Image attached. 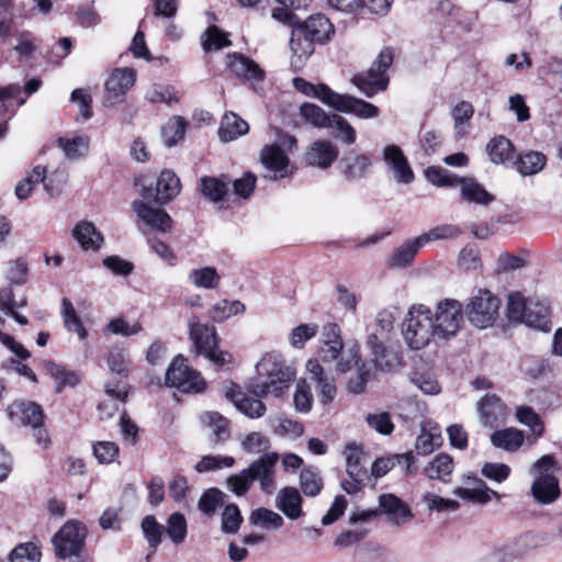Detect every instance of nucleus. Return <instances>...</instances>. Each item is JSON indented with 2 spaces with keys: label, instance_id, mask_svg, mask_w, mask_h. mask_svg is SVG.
Wrapping results in <instances>:
<instances>
[{
  "label": "nucleus",
  "instance_id": "obj_11",
  "mask_svg": "<svg viewBox=\"0 0 562 562\" xmlns=\"http://www.w3.org/2000/svg\"><path fill=\"white\" fill-rule=\"evenodd\" d=\"M165 380L166 385L183 393H199L205 389L204 379L186 363L181 355H178L169 364Z\"/></svg>",
  "mask_w": 562,
  "mask_h": 562
},
{
  "label": "nucleus",
  "instance_id": "obj_38",
  "mask_svg": "<svg viewBox=\"0 0 562 562\" xmlns=\"http://www.w3.org/2000/svg\"><path fill=\"white\" fill-rule=\"evenodd\" d=\"M105 394L109 396L108 400L101 402L98 406L102 417H112L117 411L119 403H124L127 397V391L125 387H120L119 384L105 383Z\"/></svg>",
  "mask_w": 562,
  "mask_h": 562
},
{
  "label": "nucleus",
  "instance_id": "obj_64",
  "mask_svg": "<svg viewBox=\"0 0 562 562\" xmlns=\"http://www.w3.org/2000/svg\"><path fill=\"white\" fill-rule=\"evenodd\" d=\"M106 363L112 373L126 378L131 369V361L125 352L121 349H115L109 352Z\"/></svg>",
  "mask_w": 562,
  "mask_h": 562
},
{
  "label": "nucleus",
  "instance_id": "obj_62",
  "mask_svg": "<svg viewBox=\"0 0 562 562\" xmlns=\"http://www.w3.org/2000/svg\"><path fill=\"white\" fill-rule=\"evenodd\" d=\"M231 45L232 42L228 40L227 34L223 33L215 25L210 26L204 33L202 46L205 52L221 49Z\"/></svg>",
  "mask_w": 562,
  "mask_h": 562
},
{
  "label": "nucleus",
  "instance_id": "obj_12",
  "mask_svg": "<svg viewBox=\"0 0 562 562\" xmlns=\"http://www.w3.org/2000/svg\"><path fill=\"white\" fill-rule=\"evenodd\" d=\"M346 471L349 480L341 482V487L347 494H356L362 490L366 480L369 477L367 468L362 464L364 452L356 443H348L345 447Z\"/></svg>",
  "mask_w": 562,
  "mask_h": 562
},
{
  "label": "nucleus",
  "instance_id": "obj_43",
  "mask_svg": "<svg viewBox=\"0 0 562 562\" xmlns=\"http://www.w3.org/2000/svg\"><path fill=\"white\" fill-rule=\"evenodd\" d=\"M60 314L64 321V326L68 331L77 333L81 340H85L88 337L87 329L83 327V324L78 316L72 303L67 297L61 300Z\"/></svg>",
  "mask_w": 562,
  "mask_h": 562
},
{
  "label": "nucleus",
  "instance_id": "obj_60",
  "mask_svg": "<svg viewBox=\"0 0 562 562\" xmlns=\"http://www.w3.org/2000/svg\"><path fill=\"white\" fill-rule=\"evenodd\" d=\"M254 481L248 469H243L239 473L233 474L226 479V487L236 496L245 495L252 486Z\"/></svg>",
  "mask_w": 562,
  "mask_h": 562
},
{
  "label": "nucleus",
  "instance_id": "obj_51",
  "mask_svg": "<svg viewBox=\"0 0 562 562\" xmlns=\"http://www.w3.org/2000/svg\"><path fill=\"white\" fill-rule=\"evenodd\" d=\"M516 418L520 424L527 426L537 438L543 435L544 424L532 407L518 406L516 408Z\"/></svg>",
  "mask_w": 562,
  "mask_h": 562
},
{
  "label": "nucleus",
  "instance_id": "obj_61",
  "mask_svg": "<svg viewBox=\"0 0 562 562\" xmlns=\"http://www.w3.org/2000/svg\"><path fill=\"white\" fill-rule=\"evenodd\" d=\"M271 447L269 438L261 432H250L241 441V448L250 454L266 453Z\"/></svg>",
  "mask_w": 562,
  "mask_h": 562
},
{
  "label": "nucleus",
  "instance_id": "obj_26",
  "mask_svg": "<svg viewBox=\"0 0 562 562\" xmlns=\"http://www.w3.org/2000/svg\"><path fill=\"white\" fill-rule=\"evenodd\" d=\"M480 420L484 426L494 427L505 417V405L494 394H486L479 403Z\"/></svg>",
  "mask_w": 562,
  "mask_h": 562
},
{
  "label": "nucleus",
  "instance_id": "obj_46",
  "mask_svg": "<svg viewBox=\"0 0 562 562\" xmlns=\"http://www.w3.org/2000/svg\"><path fill=\"white\" fill-rule=\"evenodd\" d=\"M187 121L182 116L170 119L161 128V136L166 146L172 147L183 138L187 130Z\"/></svg>",
  "mask_w": 562,
  "mask_h": 562
},
{
  "label": "nucleus",
  "instance_id": "obj_6",
  "mask_svg": "<svg viewBox=\"0 0 562 562\" xmlns=\"http://www.w3.org/2000/svg\"><path fill=\"white\" fill-rule=\"evenodd\" d=\"M279 144L265 146L260 151V160L268 173L265 178L278 180L293 173L294 167L291 165L289 157L284 153L283 147L292 149L296 146V139L291 135H282Z\"/></svg>",
  "mask_w": 562,
  "mask_h": 562
},
{
  "label": "nucleus",
  "instance_id": "obj_53",
  "mask_svg": "<svg viewBox=\"0 0 562 562\" xmlns=\"http://www.w3.org/2000/svg\"><path fill=\"white\" fill-rule=\"evenodd\" d=\"M236 463L235 458L231 456H203L194 465L198 473L217 471L225 468H232Z\"/></svg>",
  "mask_w": 562,
  "mask_h": 562
},
{
  "label": "nucleus",
  "instance_id": "obj_58",
  "mask_svg": "<svg viewBox=\"0 0 562 562\" xmlns=\"http://www.w3.org/2000/svg\"><path fill=\"white\" fill-rule=\"evenodd\" d=\"M241 513L236 504H228L222 512L221 529L224 533L234 535L240 528L243 522Z\"/></svg>",
  "mask_w": 562,
  "mask_h": 562
},
{
  "label": "nucleus",
  "instance_id": "obj_35",
  "mask_svg": "<svg viewBox=\"0 0 562 562\" xmlns=\"http://www.w3.org/2000/svg\"><path fill=\"white\" fill-rule=\"evenodd\" d=\"M249 131L246 121L235 113L225 114L218 128V136L222 142H232Z\"/></svg>",
  "mask_w": 562,
  "mask_h": 562
},
{
  "label": "nucleus",
  "instance_id": "obj_27",
  "mask_svg": "<svg viewBox=\"0 0 562 562\" xmlns=\"http://www.w3.org/2000/svg\"><path fill=\"white\" fill-rule=\"evenodd\" d=\"M338 157V149L328 140L315 142L306 154V161L311 166H316L326 169Z\"/></svg>",
  "mask_w": 562,
  "mask_h": 562
},
{
  "label": "nucleus",
  "instance_id": "obj_40",
  "mask_svg": "<svg viewBox=\"0 0 562 562\" xmlns=\"http://www.w3.org/2000/svg\"><path fill=\"white\" fill-rule=\"evenodd\" d=\"M191 284L199 289L214 290L221 282V276L214 267L192 269L188 274Z\"/></svg>",
  "mask_w": 562,
  "mask_h": 562
},
{
  "label": "nucleus",
  "instance_id": "obj_20",
  "mask_svg": "<svg viewBox=\"0 0 562 562\" xmlns=\"http://www.w3.org/2000/svg\"><path fill=\"white\" fill-rule=\"evenodd\" d=\"M315 42L303 33L302 30L294 27L290 40L292 52L291 67L294 71H301L305 61L312 56L315 49Z\"/></svg>",
  "mask_w": 562,
  "mask_h": 562
},
{
  "label": "nucleus",
  "instance_id": "obj_15",
  "mask_svg": "<svg viewBox=\"0 0 562 562\" xmlns=\"http://www.w3.org/2000/svg\"><path fill=\"white\" fill-rule=\"evenodd\" d=\"M135 83L133 69H115L105 81L104 104L114 106L124 101L125 94Z\"/></svg>",
  "mask_w": 562,
  "mask_h": 562
},
{
  "label": "nucleus",
  "instance_id": "obj_55",
  "mask_svg": "<svg viewBox=\"0 0 562 562\" xmlns=\"http://www.w3.org/2000/svg\"><path fill=\"white\" fill-rule=\"evenodd\" d=\"M42 552L33 542L20 543L9 554V562H41Z\"/></svg>",
  "mask_w": 562,
  "mask_h": 562
},
{
  "label": "nucleus",
  "instance_id": "obj_49",
  "mask_svg": "<svg viewBox=\"0 0 562 562\" xmlns=\"http://www.w3.org/2000/svg\"><path fill=\"white\" fill-rule=\"evenodd\" d=\"M300 486L306 496H316L323 488V480L316 468H304L300 473Z\"/></svg>",
  "mask_w": 562,
  "mask_h": 562
},
{
  "label": "nucleus",
  "instance_id": "obj_52",
  "mask_svg": "<svg viewBox=\"0 0 562 562\" xmlns=\"http://www.w3.org/2000/svg\"><path fill=\"white\" fill-rule=\"evenodd\" d=\"M426 179L436 187L454 188L460 184L461 178L441 167L431 166L425 170Z\"/></svg>",
  "mask_w": 562,
  "mask_h": 562
},
{
  "label": "nucleus",
  "instance_id": "obj_19",
  "mask_svg": "<svg viewBox=\"0 0 562 562\" xmlns=\"http://www.w3.org/2000/svg\"><path fill=\"white\" fill-rule=\"evenodd\" d=\"M132 207L138 218L153 229L161 233H167L171 229L172 218L164 210L151 207L144 201L138 200L133 202Z\"/></svg>",
  "mask_w": 562,
  "mask_h": 562
},
{
  "label": "nucleus",
  "instance_id": "obj_24",
  "mask_svg": "<svg viewBox=\"0 0 562 562\" xmlns=\"http://www.w3.org/2000/svg\"><path fill=\"white\" fill-rule=\"evenodd\" d=\"M442 443L440 427L432 420H424L420 425V434L416 438L415 450L420 456L430 454Z\"/></svg>",
  "mask_w": 562,
  "mask_h": 562
},
{
  "label": "nucleus",
  "instance_id": "obj_18",
  "mask_svg": "<svg viewBox=\"0 0 562 562\" xmlns=\"http://www.w3.org/2000/svg\"><path fill=\"white\" fill-rule=\"evenodd\" d=\"M336 111L352 113L360 119H373L379 115V108L374 104L348 94L335 93L330 104Z\"/></svg>",
  "mask_w": 562,
  "mask_h": 562
},
{
  "label": "nucleus",
  "instance_id": "obj_10",
  "mask_svg": "<svg viewBox=\"0 0 562 562\" xmlns=\"http://www.w3.org/2000/svg\"><path fill=\"white\" fill-rule=\"evenodd\" d=\"M501 301L488 290H479L467 306L465 312L471 324L479 328L492 326L498 315Z\"/></svg>",
  "mask_w": 562,
  "mask_h": 562
},
{
  "label": "nucleus",
  "instance_id": "obj_59",
  "mask_svg": "<svg viewBox=\"0 0 562 562\" xmlns=\"http://www.w3.org/2000/svg\"><path fill=\"white\" fill-rule=\"evenodd\" d=\"M209 426L212 430V442L214 445L223 443L229 436V422L221 414L213 412L209 414Z\"/></svg>",
  "mask_w": 562,
  "mask_h": 562
},
{
  "label": "nucleus",
  "instance_id": "obj_37",
  "mask_svg": "<svg viewBox=\"0 0 562 562\" xmlns=\"http://www.w3.org/2000/svg\"><path fill=\"white\" fill-rule=\"evenodd\" d=\"M461 196L470 203L487 205L494 201V196L488 193L483 186L471 178H461Z\"/></svg>",
  "mask_w": 562,
  "mask_h": 562
},
{
  "label": "nucleus",
  "instance_id": "obj_32",
  "mask_svg": "<svg viewBox=\"0 0 562 562\" xmlns=\"http://www.w3.org/2000/svg\"><path fill=\"white\" fill-rule=\"evenodd\" d=\"M229 179L226 176L220 178L205 176L200 179L202 195L213 203L224 200L228 193Z\"/></svg>",
  "mask_w": 562,
  "mask_h": 562
},
{
  "label": "nucleus",
  "instance_id": "obj_4",
  "mask_svg": "<svg viewBox=\"0 0 562 562\" xmlns=\"http://www.w3.org/2000/svg\"><path fill=\"white\" fill-rule=\"evenodd\" d=\"M555 464L552 456L546 454L531 467L530 473L535 476L530 492L536 503L549 505L560 496V486L557 476L551 472Z\"/></svg>",
  "mask_w": 562,
  "mask_h": 562
},
{
  "label": "nucleus",
  "instance_id": "obj_50",
  "mask_svg": "<svg viewBox=\"0 0 562 562\" xmlns=\"http://www.w3.org/2000/svg\"><path fill=\"white\" fill-rule=\"evenodd\" d=\"M244 311L245 305L241 302L222 300L213 305L210 316L214 322L222 323L231 316L244 313Z\"/></svg>",
  "mask_w": 562,
  "mask_h": 562
},
{
  "label": "nucleus",
  "instance_id": "obj_28",
  "mask_svg": "<svg viewBox=\"0 0 562 562\" xmlns=\"http://www.w3.org/2000/svg\"><path fill=\"white\" fill-rule=\"evenodd\" d=\"M276 504L290 519H297L303 515L302 497L295 487H283L276 498Z\"/></svg>",
  "mask_w": 562,
  "mask_h": 562
},
{
  "label": "nucleus",
  "instance_id": "obj_13",
  "mask_svg": "<svg viewBox=\"0 0 562 562\" xmlns=\"http://www.w3.org/2000/svg\"><path fill=\"white\" fill-rule=\"evenodd\" d=\"M280 457L278 452H266L254 460L247 468L252 481H259L260 490L270 495L277 488L276 465Z\"/></svg>",
  "mask_w": 562,
  "mask_h": 562
},
{
  "label": "nucleus",
  "instance_id": "obj_42",
  "mask_svg": "<svg viewBox=\"0 0 562 562\" xmlns=\"http://www.w3.org/2000/svg\"><path fill=\"white\" fill-rule=\"evenodd\" d=\"M300 114L305 122L318 128L330 127L334 121V114H327L321 106L314 103L305 102L300 106Z\"/></svg>",
  "mask_w": 562,
  "mask_h": 562
},
{
  "label": "nucleus",
  "instance_id": "obj_44",
  "mask_svg": "<svg viewBox=\"0 0 562 562\" xmlns=\"http://www.w3.org/2000/svg\"><path fill=\"white\" fill-rule=\"evenodd\" d=\"M547 158L540 151H528L520 155L514 162L517 171L522 176L536 175L546 166Z\"/></svg>",
  "mask_w": 562,
  "mask_h": 562
},
{
  "label": "nucleus",
  "instance_id": "obj_17",
  "mask_svg": "<svg viewBox=\"0 0 562 562\" xmlns=\"http://www.w3.org/2000/svg\"><path fill=\"white\" fill-rule=\"evenodd\" d=\"M227 67L233 76L245 81L257 83L266 77L265 70L255 60L240 53L227 56Z\"/></svg>",
  "mask_w": 562,
  "mask_h": 562
},
{
  "label": "nucleus",
  "instance_id": "obj_33",
  "mask_svg": "<svg viewBox=\"0 0 562 562\" xmlns=\"http://www.w3.org/2000/svg\"><path fill=\"white\" fill-rule=\"evenodd\" d=\"M524 439V432L514 427L496 430L491 435L492 445L508 452L517 451L522 446Z\"/></svg>",
  "mask_w": 562,
  "mask_h": 562
},
{
  "label": "nucleus",
  "instance_id": "obj_5",
  "mask_svg": "<svg viewBox=\"0 0 562 562\" xmlns=\"http://www.w3.org/2000/svg\"><path fill=\"white\" fill-rule=\"evenodd\" d=\"M190 338L196 356L204 355L217 368H223L233 362L232 353L217 347V336L214 326L193 323L190 326Z\"/></svg>",
  "mask_w": 562,
  "mask_h": 562
},
{
  "label": "nucleus",
  "instance_id": "obj_21",
  "mask_svg": "<svg viewBox=\"0 0 562 562\" xmlns=\"http://www.w3.org/2000/svg\"><path fill=\"white\" fill-rule=\"evenodd\" d=\"M8 417L14 424L35 426L43 424L44 413L36 403L14 402L8 407Z\"/></svg>",
  "mask_w": 562,
  "mask_h": 562
},
{
  "label": "nucleus",
  "instance_id": "obj_45",
  "mask_svg": "<svg viewBox=\"0 0 562 562\" xmlns=\"http://www.w3.org/2000/svg\"><path fill=\"white\" fill-rule=\"evenodd\" d=\"M57 145L64 150L68 159L75 160L88 153L89 138L87 136H76L74 138L59 137Z\"/></svg>",
  "mask_w": 562,
  "mask_h": 562
},
{
  "label": "nucleus",
  "instance_id": "obj_14",
  "mask_svg": "<svg viewBox=\"0 0 562 562\" xmlns=\"http://www.w3.org/2000/svg\"><path fill=\"white\" fill-rule=\"evenodd\" d=\"M180 189V180L176 173L170 170H164L157 179L156 187L143 186L140 195L144 200L153 201L157 204H166L179 194Z\"/></svg>",
  "mask_w": 562,
  "mask_h": 562
},
{
  "label": "nucleus",
  "instance_id": "obj_56",
  "mask_svg": "<svg viewBox=\"0 0 562 562\" xmlns=\"http://www.w3.org/2000/svg\"><path fill=\"white\" fill-rule=\"evenodd\" d=\"M529 306L527 301L519 292L510 293L507 299V317L510 322L524 323Z\"/></svg>",
  "mask_w": 562,
  "mask_h": 562
},
{
  "label": "nucleus",
  "instance_id": "obj_57",
  "mask_svg": "<svg viewBox=\"0 0 562 562\" xmlns=\"http://www.w3.org/2000/svg\"><path fill=\"white\" fill-rule=\"evenodd\" d=\"M166 532L175 544H180L187 537V520L181 513H172L167 519Z\"/></svg>",
  "mask_w": 562,
  "mask_h": 562
},
{
  "label": "nucleus",
  "instance_id": "obj_3",
  "mask_svg": "<svg viewBox=\"0 0 562 562\" xmlns=\"http://www.w3.org/2000/svg\"><path fill=\"white\" fill-rule=\"evenodd\" d=\"M394 60L391 47H384L367 71L355 75L351 82L368 98L386 90L389 86L387 69Z\"/></svg>",
  "mask_w": 562,
  "mask_h": 562
},
{
  "label": "nucleus",
  "instance_id": "obj_25",
  "mask_svg": "<svg viewBox=\"0 0 562 562\" xmlns=\"http://www.w3.org/2000/svg\"><path fill=\"white\" fill-rule=\"evenodd\" d=\"M306 36L318 44H323L329 40L334 33V26L330 21L323 14H315L307 18L304 22L296 25Z\"/></svg>",
  "mask_w": 562,
  "mask_h": 562
},
{
  "label": "nucleus",
  "instance_id": "obj_8",
  "mask_svg": "<svg viewBox=\"0 0 562 562\" xmlns=\"http://www.w3.org/2000/svg\"><path fill=\"white\" fill-rule=\"evenodd\" d=\"M432 322L437 330V337L448 340L460 330L463 322L462 304L456 299H442L435 307Z\"/></svg>",
  "mask_w": 562,
  "mask_h": 562
},
{
  "label": "nucleus",
  "instance_id": "obj_41",
  "mask_svg": "<svg viewBox=\"0 0 562 562\" xmlns=\"http://www.w3.org/2000/svg\"><path fill=\"white\" fill-rule=\"evenodd\" d=\"M486 150L494 164H505L514 158L515 148L508 138L497 136L490 140Z\"/></svg>",
  "mask_w": 562,
  "mask_h": 562
},
{
  "label": "nucleus",
  "instance_id": "obj_63",
  "mask_svg": "<svg viewBox=\"0 0 562 562\" xmlns=\"http://www.w3.org/2000/svg\"><path fill=\"white\" fill-rule=\"evenodd\" d=\"M142 530L149 546L156 549L161 542L164 526L153 515H148L142 520Z\"/></svg>",
  "mask_w": 562,
  "mask_h": 562
},
{
  "label": "nucleus",
  "instance_id": "obj_39",
  "mask_svg": "<svg viewBox=\"0 0 562 562\" xmlns=\"http://www.w3.org/2000/svg\"><path fill=\"white\" fill-rule=\"evenodd\" d=\"M342 162V173L348 180L364 178L372 165L371 158L366 154H358L346 157Z\"/></svg>",
  "mask_w": 562,
  "mask_h": 562
},
{
  "label": "nucleus",
  "instance_id": "obj_31",
  "mask_svg": "<svg viewBox=\"0 0 562 562\" xmlns=\"http://www.w3.org/2000/svg\"><path fill=\"white\" fill-rule=\"evenodd\" d=\"M524 324L546 333L550 331L551 321L549 306L543 302L529 300Z\"/></svg>",
  "mask_w": 562,
  "mask_h": 562
},
{
  "label": "nucleus",
  "instance_id": "obj_36",
  "mask_svg": "<svg viewBox=\"0 0 562 562\" xmlns=\"http://www.w3.org/2000/svg\"><path fill=\"white\" fill-rule=\"evenodd\" d=\"M293 86L297 91L302 92L307 97H313L321 100L324 104L328 105L329 108L336 93L325 83L313 85L306 81L305 79L299 77L293 79Z\"/></svg>",
  "mask_w": 562,
  "mask_h": 562
},
{
  "label": "nucleus",
  "instance_id": "obj_1",
  "mask_svg": "<svg viewBox=\"0 0 562 562\" xmlns=\"http://www.w3.org/2000/svg\"><path fill=\"white\" fill-rule=\"evenodd\" d=\"M256 371L257 376L248 382L247 390L257 397L268 394L281 396L294 379V372L278 352L265 355L257 363Z\"/></svg>",
  "mask_w": 562,
  "mask_h": 562
},
{
  "label": "nucleus",
  "instance_id": "obj_29",
  "mask_svg": "<svg viewBox=\"0 0 562 562\" xmlns=\"http://www.w3.org/2000/svg\"><path fill=\"white\" fill-rule=\"evenodd\" d=\"M419 240L416 238L407 239L393 250L387 258V266L393 269L406 268L413 263L417 252L422 249Z\"/></svg>",
  "mask_w": 562,
  "mask_h": 562
},
{
  "label": "nucleus",
  "instance_id": "obj_7",
  "mask_svg": "<svg viewBox=\"0 0 562 562\" xmlns=\"http://www.w3.org/2000/svg\"><path fill=\"white\" fill-rule=\"evenodd\" d=\"M353 367L357 368V375L348 381L347 389L352 394H361L366 391L367 383L373 376V366L360 360L359 347L356 345L341 351L337 359L336 371L347 373Z\"/></svg>",
  "mask_w": 562,
  "mask_h": 562
},
{
  "label": "nucleus",
  "instance_id": "obj_2",
  "mask_svg": "<svg viewBox=\"0 0 562 562\" xmlns=\"http://www.w3.org/2000/svg\"><path fill=\"white\" fill-rule=\"evenodd\" d=\"M403 335L407 345L414 350L423 349L432 337H437L432 312L427 305L411 306L403 324Z\"/></svg>",
  "mask_w": 562,
  "mask_h": 562
},
{
  "label": "nucleus",
  "instance_id": "obj_47",
  "mask_svg": "<svg viewBox=\"0 0 562 562\" xmlns=\"http://www.w3.org/2000/svg\"><path fill=\"white\" fill-rule=\"evenodd\" d=\"M461 229L452 224H442L430 228L429 231L417 236L419 244L424 247L430 241L445 240L458 237Z\"/></svg>",
  "mask_w": 562,
  "mask_h": 562
},
{
  "label": "nucleus",
  "instance_id": "obj_23",
  "mask_svg": "<svg viewBox=\"0 0 562 562\" xmlns=\"http://www.w3.org/2000/svg\"><path fill=\"white\" fill-rule=\"evenodd\" d=\"M379 507L389 520L396 526L403 525L413 518L409 507L394 494H382L379 497Z\"/></svg>",
  "mask_w": 562,
  "mask_h": 562
},
{
  "label": "nucleus",
  "instance_id": "obj_30",
  "mask_svg": "<svg viewBox=\"0 0 562 562\" xmlns=\"http://www.w3.org/2000/svg\"><path fill=\"white\" fill-rule=\"evenodd\" d=\"M454 469V462L450 454L439 453L424 468L425 475L430 480L449 482Z\"/></svg>",
  "mask_w": 562,
  "mask_h": 562
},
{
  "label": "nucleus",
  "instance_id": "obj_22",
  "mask_svg": "<svg viewBox=\"0 0 562 562\" xmlns=\"http://www.w3.org/2000/svg\"><path fill=\"white\" fill-rule=\"evenodd\" d=\"M312 381L316 384V392L323 404L331 403L336 396L337 389L331 378L324 373V369L317 359H311L306 363Z\"/></svg>",
  "mask_w": 562,
  "mask_h": 562
},
{
  "label": "nucleus",
  "instance_id": "obj_16",
  "mask_svg": "<svg viewBox=\"0 0 562 562\" xmlns=\"http://www.w3.org/2000/svg\"><path fill=\"white\" fill-rule=\"evenodd\" d=\"M382 159L397 183L408 184L414 181V171L400 146L386 145L382 151Z\"/></svg>",
  "mask_w": 562,
  "mask_h": 562
},
{
  "label": "nucleus",
  "instance_id": "obj_9",
  "mask_svg": "<svg viewBox=\"0 0 562 562\" xmlns=\"http://www.w3.org/2000/svg\"><path fill=\"white\" fill-rule=\"evenodd\" d=\"M86 526L78 520H68L53 537L55 553L60 559L78 558L87 538Z\"/></svg>",
  "mask_w": 562,
  "mask_h": 562
},
{
  "label": "nucleus",
  "instance_id": "obj_48",
  "mask_svg": "<svg viewBox=\"0 0 562 562\" xmlns=\"http://www.w3.org/2000/svg\"><path fill=\"white\" fill-rule=\"evenodd\" d=\"M249 522L265 529H279L283 525V518L271 509L260 507L250 513Z\"/></svg>",
  "mask_w": 562,
  "mask_h": 562
},
{
  "label": "nucleus",
  "instance_id": "obj_54",
  "mask_svg": "<svg viewBox=\"0 0 562 562\" xmlns=\"http://www.w3.org/2000/svg\"><path fill=\"white\" fill-rule=\"evenodd\" d=\"M47 373L57 382V392H60L63 387L70 385L74 386L79 382V378L76 372L67 371L59 364L47 361L45 363Z\"/></svg>",
  "mask_w": 562,
  "mask_h": 562
},
{
  "label": "nucleus",
  "instance_id": "obj_34",
  "mask_svg": "<svg viewBox=\"0 0 562 562\" xmlns=\"http://www.w3.org/2000/svg\"><path fill=\"white\" fill-rule=\"evenodd\" d=\"M72 236L85 250H97L103 243L101 233L97 231L91 222L87 221H82L75 226Z\"/></svg>",
  "mask_w": 562,
  "mask_h": 562
}]
</instances>
